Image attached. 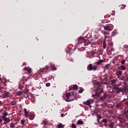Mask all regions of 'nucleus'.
<instances>
[{"label":"nucleus","mask_w":128,"mask_h":128,"mask_svg":"<svg viewBox=\"0 0 128 128\" xmlns=\"http://www.w3.org/2000/svg\"><path fill=\"white\" fill-rule=\"evenodd\" d=\"M24 70H26L28 72V74H30L32 72V68L30 67H26L24 68Z\"/></svg>","instance_id":"8"},{"label":"nucleus","mask_w":128,"mask_h":128,"mask_svg":"<svg viewBox=\"0 0 128 128\" xmlns=\"http://www.w3.org/2000/svg\"><path fill=\"white\" fill-rule=\"evenodd\" d=\"M126 68L124 66H121L120 68V70H126Z\"/></svg>","instance_id":"15"},{"label":"nucleus","mask_w":128,"mask_h":128,"mask_svg":"<svg viewBox=\"0 0 128 128\" xmlns=\"http://www.w3.org/2000/svg\"><path fill=\"white\" fill-rule=\"evenodd\" d=\"M105 124V126H108V122L106 124Z\"/></svg>","instance_id":"47"},{"label":"nucleus","mask_w":128,"mask_h":128,"mask_svg":"<svg viewBox=\"0 0 128 128\" xmlns=\"http://www.w3.org/2000/svg\"><path fill=\"white\" fill-rule=\"evenodd\" d=\"M29 118L30 120H32L34 118V114H31L29 116Z\"/></svg>","instance_id":"14"},{"label":"nucleus","mask_w":128,"mask_h":128,"mask_svg":"<svg viewBox=\"0 0 128 128\" xmlns=\"http://www.w3.org/2000/svg\"><path fill=\"white\" fill-rule=\"evenodd\" d=\"M110 128H114V122H111L109 125Z\"/></svg>","instance_id":"19"},{"label":"nucleus","mask_w":128,"mask_h":128,"mask_svg":"<svg viewBox=\"0 0 128 128\" xmlns=\"http://www.w3.org/2000/svg\"><path fill=\"white\" fill-rule=\"evenodd\" d=\"M10 122V119L9 118H7L5 119V120H4V124H8Z\"/></svg>","instance_id":"11"},{"label":"nucleus","mask_w":128,"mask_h":128,"mask_svg":"<svg viewBox=\"0 0 128 128\" xmlns=\"http://www.w3.org/2000/svg\"><path fill=\"white\" fill-rule=\"evenodd\" d=\"M14 126H16V124H14L12 122L10 124V127L11 128H14Z\"/></svg>","instance_id":"24"},{"label":"nucleus","mask_w":128,"mask_h":128,"mask_svg":"<svg viewBox=\"0 0 128 128\" xmlns=\"http://www.w3.org/2000/svg\"><path fill=\"white\" fill-rule=\"evenodd\" d=\"M44 70H48V66H46L45 68H41L39 70V73L40 74L42 72H44Z\"/></svg>","instance_id":"12"},{"label":"nucleus","mask_w":128,"mask_h":128,"mask_svg":"<svg viewBox=\"0 0 128 128\" xmlns=\"http://www.w3.org/2000/svg\"><path fill=\"white\" fill-rule=\"evenodd\" d=\"M106 42H108V46H112V40H110V37L106 36Z\"/></svg>","instance_id":"6"},{"label":"nucleus","mask_w":128,"mask_h":128,"mask_svg":"<svg viewBox=\"0 0 128 128\" xmlns=\"http://www.w3.org/2000/svg\"><path fill=\"white\" fill-rule=\"evenodd\" d=\"M78 124H84V122L82 120H78L77 122Z\"/></svg>","instance_id":"18"},{"label":"nucleus","mask_w":128,"mask_h":128,"mask_svg":"<svg viewBox=\"0 0 128 128\" xmlns=\"http://www.w3.org/2000/svg\"><path fill=\"white\" fill-rule=\"evenodd\" d=\"M128 101L125 103V110H128Z\"/></svg>","instance_id":"25"},{"label":"nucleus","mask_w":128,"mask_h":128,"mask_svg":"<svg viewBox=\"0 0 128 128\" xmlns=\"http://www.w3.org/2000/svg\"><path fill=\"white\" fill-rule=\"evenodd\" d=\"M128 114V108L127 109V110H126V109H125L124 112V114Z\"/></svg>","instance_id":"34"},{"label":"nucleus","mask_w":128,"mask_h":128,"mask_svg":"<svg viewBox=\"0 0 128 128\" xmlns=\"http://www.w3.org/2000/svg\"><path fill=\"white\" fill-rule=\"evenodd\" d=\"M66 96L67 98V99L66 100V102H72L74 99L70 100V93H66Z\"/></svg>","instance_id":"5"},{"label":"nucleus","mask_w":128,"mask_h":128,"mask_svg":"<svg viewBox=\"0 0 128 128\" xmlns=\"http://www.w3.org/2000/svg\"><path fill=\"white\" fill-rule=\"evenodd\" d=\"M50 66L52 70H56V68L54 65L51 64Z\"/></svg>","instance_id":"17"},{"label":"nucleus","mask_w":128,"mask_h":128,"mask_svg":"<svg viewBox=\"0 0 128 128\" xmlns=\"http://www.w3.org/2000/svg\"><path fill=\"white\" fill-rule=\"evenodd\" d=\"M123 90H124L125 92H128V88L126 86H124L123 88Z\"/></svg>","instance_id":"29"},{"label":"nucleus","mask_w":128,"mask_h":128,"mask_svg":"<svg viewBox=\"0 0 128 128\" xmlns=\"http://www.w3.org/2000/svg\"><path fill=\"white\" fill-rule=\"evenodd\" d=\"M112 50H114L112 49V48H111Z\"/></svg>","instance_id":"51"},{"label":"nucleus","mask_w":128,"mask_h":128,"mask_svg":"<svg viewBox=\"0 0 128 128\" xmlns=\"http://www.w3.org/2000/svg\"><path fill=\"white\" fill-rule=\"evenodd\" d=\"M120 64H126V60H122V61L120 62Z\"/></svg>","instance_id":"32"},{"label":"nucleus","mask_w":128,"mask_h":128,"mask_svg":"<svg viewBox=\"0 0 128 128\" xmlns=\"http://www.w3.org/2000/svg\"><path fill=\"white\" fill-rule=\"evenodd\" d=\"M78 44H82V46H88V41L85 40H84V38L80 37L78 39Z\"/></svg>","instance_id":"2"},{"label":"nucleus","mask_w":128,"mask_h":128,"mask_svg":"<svg viewBox=\"0 0 128 128\" xmlns=\"http://www.w3.org/2000/svg\"><path fill=\"white\" fill-rule=\"evenodd\" d=\"M97 117H98V122H100V118H102V116H100V115H97Z\"/></svg>","instance_id":"26"},{"label":"nucleus","mask_w":128,"mask_h":128,"mask_svg":"<svg viewBox=\"0 0 128 128\" xmlns=\"http://www.w3.org/2000/svg\"><path fill=\"white\" fill-rule=\"evenodd\" d=\"M112 82H114V80H112Z\"/></svg>","instance_id":"52"},{"label":"nucleus","mask_w":128,"mask_h":128,"mask_svg":"<svg viewBox=\"0 0 128 128\" xmlns=\"http://www.w3.org/2000/svg\"><path fill=\"white\" fill-rule=\"evenodd\" d=\"M95 94H92V98H98L100 94L103 95V96L102 97L101 100H102V98L106 99V98L108 95L106 94V93H104L102 88H100V87H98V88L94 91Z\"/></svg>","instance_id":"1"},{"label":"nucleus","mask_w":128,"mask_h":128,"mask_svg":"<svg viewBox=\"0 0 128 128\" xmlns=\"http://www.w3.org/2000/svg\"><path fill=\"white\" fill-rule=\"evenodd\" d=\"M46 86L48 87V86H50V83H46Z\"/></svg>","instance_id":"38"},{"label":"nucleus","mask_w":128,"mask_h":128,"mask_svg":"<svg viewBox=\"0 0 128 128\" xmlns=\"http://www.w3.org/2000/svg\"><path fill=\"white\" fill-rule=\"evenodd\" d=\"M72 128H76V124H72Z\"/></svg>","instance_id":"35"},{"label":"nucleus","mask_w":128,"mask_h":128,"mask_svg":"<svg viewBox=\"0 0 128 128\" xmlns=\"http://www.w3.org/2000/svg\"><path fill=\"white\" fill-rule=\"evenodd\" d=\"M43 124H48V121L46 120L43 121Z\"/></svg>","instance_id":"36"},{"label":"nucleus","mask_w":128,"mask_h":128,"mask_svg":"<svg viewBox=\"0 0 128 128\" xmlns=\"http://www.w3.org/2000/svg\"><path fill=\"white\" fill-rule=\"evenodd\" d=\"M28 96H26V98H28Z\"/></svg>","instance_id":"53"},{"label":"nucleus","mask_w":128,"mask_h":128,"mask_svg":"<svg viewBox=\"0 0 128 128\" xmlns=\"http://www.w3.org/2000/svg\"><path fill=\"white\" fill-rule=\"evenodd\" d=\"M108 114H111V116H112V114H114V111L112 110H110L108 111Z\"/></svg>","instance_id":"22"},{"label":"nucleus","mask_w":128,"mask_h":128,"mask_svg":"<svg viewBox=\"0 0 128 128\" xmlns=\"http://www.w3.org/2000/svg\"><path fill=\"white\" fill-rule=\"evenodd\" d=\"M21 124H24V120H21Z\"/></svg>","instance_id":"42"},{"label":"nucleus","mask_w":128,"mask_h":128,"mask_svg":"<svg viewBox=\"0 0 128 128\" xmlns=\"http://www.w3.org/2000/svg\"><path fill=\"white\" fill-rule=\"evenodd\" d=\"M92 104H94V100L92 99H90L88 100L86 102H84V104H86V106H88L90 108H92V106H90Z\"/></svg>","instance_id":"4"},{"label":"nucleus","mask_w":128,"mask_h":128,"mask_svg":"<svg viewBox=\"0 0 128 128\" xmlns=\"http://www.w3.org/2000/svg\"><path fill=\"white\" fill-rule=\"evenodd\" d=\"M61 116H64V114H61Z\"/></svg>","instance_id":"45"},{"label":"nucleus","mask_w":128,"mask_h":128,"mask_svg":"<svg viewBox=\"0 0 128 128\" xmlns=\"http://www.w3.org/2000/svg\"><path fill=\"white\" fill-rule=\"evenodd\" d=\"M124 84H126V82H124Z\"/></svg>","instance_id":"46"},{"label":"nucleus","mask_w":128,"mask_h":128,"mask_svg":"<svg viewBox=\"0 0 128 128\" xmlns=\"http://www.w3.org/2000/svg\"><path fill=\"white\" fill-rule=\"evenodd\" d=\"M58 128H64V125H62V123H60V124L58 125Z\"/></svg>","instance_id":"27"},{"label":"nucleus","mask_w":128,"mask_h":128,"mask_svg":"<svg viewBox=\"0 0 128 128\" xmlns=\"http://www.w3.org/2000/svg\"><path fill=\"white\" fill-rule=\"evenodd\" d=\"M98 68V66L96 65H92V64H90L88 67V70H96Z\"/></svg>","instance_id":"3"},{"label":"nucleus","mask_w":128,"mask_h":128,"mask_svg":"<svg viewBox=\"0 0 128 128\" xmlns=\"http://www.w3.org/2000/svg\"><path fill=\"white\" fill-rule=\"evenodd\" d=\"M124 48H128V45H124Z\"/></svg>","instance_id":"43"},{"label":"nucleus","mask_w":128,"mask_h":128,"mask_svg":"<svg viewBox=\"0 0 128 128\" xmlns=\"http://www.w3.org/2000/svg\"><path fill=\"white\" fill-rule=\"evenodd\" d=\"M117 76H122V71H118L116 72Z\"/></svg>","instance_id":"20"},{"label":"nucleus","mask_w":128,"mask_h":128,"mask_svg":"<svg viewBox=\"0 0 128 128\" xmlns=\"http://www.w3.org/2000/svg\"><path fill=\"white\" fill-rule=\"evenodd\" d=\"M0 104H2V102L0 101Z\"/></svg>","instance_id":"50"},{"label":"nucleus","mask_w":128,"mask_h":128,"mask_svg":"<svg viewBox=\"0 0 128 128\" xmlns=\"http://www.w3.org/2000/svg\"><path fill=\"white\" fill-rule=\"evenodd\" d=\"M11 106H16V101H12L10 102Z\"/></svg>","instance_id":"21"},{"label":"nucleus","mask_w":128,"mask_h":128,"mask_svg":"<svg viewBox=\"0 0 128 128\" xmlns=\"http://www.w3.org/2000/svg\"><path fill=\"white\" fill-rule=\"evenodd\" d=\"M104 62V61L102 60H99L98 62H96V64L98 66V64H100Z\"/></svg>","instance_id":"16"},{"label":"nucleus","mask_w":128,"mask_h":128,"mask_svg":"<svg viewBox=\"0 0 128 128\" xmlns=\"http://www.w3.org/2000/svg\"><path fill=\"white\" fill-rule=\"evenodd\" d=\"M120 80H124V78H120Z\"/></svg>","instance_id":"49"},{"label":"nucleus","mask_w":128,"mask_h":128,"mask_svg":"<svg viewBox=\"0 0 128 128\" xmlns=\"http://www.w3.org/2000/svg\"><path fill=\"white\" fill-rule=\"evenodd\" d=\"M2 122V120L0 118V122Z\"/></svg>","instance_id":"48"},{"label":"nucleus","mask_w":128,"mask_h":128,"mask_svg":"<svg viewBox=\"0 0 128 128\" xmlns=\"http://www.w3.org/2000/svg\"><path fill=\"white\" fill-rule=\"evenodd\" d=\"M112 16H115V14H116V11H112Z\"/></svg>","instance_id":"39"},{"label":"nucleus","mask_w":128,"mask_h":128,"mask_svg":"<svg viewBox=\"0 0 128 128\" xmlns=\"http://www.w3.org/2000/svg\"><path fill=\"white\" fill-rule=\"evenodd\" d=\"M4 116H8V113H5L4 114Z\"/></svg>","instance_id":"44"},{"label":"nucleus","mask_w":128,"mask_h":128,"mask_svg":"<svg viewBox=\"0 0 128 128\" xmlns=\"http://www.w3.org/2000/svg\"><path fill=\"white\" fill-rule=\"evenodd\" d=\"M73 88H74V90H78V85H76V84L74 85Z\"/></svg>","instance_id":"28"},{"label":"nucleus","mask_w":128,"mask_h":128,"mask_svg":"<svg viewBox=\"0 0 128 128\" xmlns=\"http://www.w3.org/2000/svg\"><path fill=\"white\" fill-rule=\"evenodd\" d=\"M102 122H104V124H106L108 122V120L106 119H104L102 120Z\"/></svg>","instance_id":"33"},{"label":"nucleus","mask_w":128,"mask_h":128,"mask_svg":"<svg viewBox=\"0 0 128 128\" xmlns=\"http://www.w3.org/2000/svg\"><path fill=\"white\" fill-rule=\"evenodd\" d=\"M104 30H109L110 32V30H112L108 26H104Z\"/></svg>","instance_id":"10"},{"label":"nucleus","mask_w":128,"mask_h":128,"mask_svg":"<svg viewBox=\"0 0 128 128\" xmlns=\"http://www.w3.org/2000/svg\"><path fill=\"white\" fill-rule=\"evenodd\" d=\"M6 118L5 116H2V118L4 121L6 120V118Z\"/></svg>","instance_id":"41"},{"label":"nucleus","mask_w":128,"mask_h":128,"mask_svg":"<svg viewBox=\"0 0 128 128\" xmlns=\"http://www.w3.org/2000/svg\"><path fill=\"white\" fill-rule=\"evenodd\" d=\"M0 80H2V78H0Z\"/></svg>","instance_id":"54"},{"label":"nucleus","mask_w":128,"mask_h":128,"mask_svg":"<svg viewBox=\"0 0 128 128\" xmlns=\"http://www.w3.org/2000/svg\"><path fill=\"white\" fill-rule=\"evenodd\" d=\"M110 64H108L106 66H105V68H106V70H108V68H110Z\"/></svg>","instance_id":"30"},{"label":"nucleus","mask_w":128,"mask_h":128,"mask_svg":"<svg viewBox=\"0 0 128 128\" xmlns=\"http://www.w3.org/2000/svg\"><path fill=\"white\" fill-rule=\"evenodd\" d=\"M123 106H124V104H122V102L118 103L116 105V108H120V110H122Z\"/></svg>","instance_id":"7"},{"label":"nucleus","mask_w":128,"mask_h":128,"mask_svg":"<svg viewBox=\"0 0 128 128\" xmlns=\"http://www.w3.org/2000/svg\"><path fill=\"white\" fill-rule=\"evenodd\" d=\"M126 5H122L121 8L122 10H124V8H126Z\"/></svg>","instance_id":"37"},{"label":"nucleus","mask_w":128,"mask_h":128,"mask_svg":"<svg viewBox=\"0 0 128 128\" xmlns=\"http://www.w3.org/2000/svg\"><path fill=\"white\" fill-rule=\"evenodd\" d=\"M90 53L92 54H96V52L94 50H92L90 52Z\"/></svg>","instance_id":"40"},{"label":"nucleus","mask_w":128,"mask_h":128,"mask_svg":"<svg viewBox=\"0 0 128 128\" xmlns=\"http://www.w3.org/2000/svg\"><path fill=\"white\" fill-rule=\"evenodd\" d=\"M106 36H104V39L103 42V48L104 50L106 46Z\"/></svg>","instance_id":"9"},{"label":"nucleus","mask_w":128,"mask_h":128,"mask_svg":"<svg viewBox=\"0 0 128 128\" xmlns=\"http://www.w3.org/2000/svg\"><path fill=\"white\" fill-rule=\"evenodd\" d=\"M17 96H22V91H18L16 92Z\"/></svg>","instance_id":"23"},{"label":"nucleus","mask_w":128,"mask_h":128,"mask_svg":"<svg viewBox=\"0 0 128 128\" xmlns=\"http://www.w3.org/2000/svg\"><path fill=\"white\" fill-rule=\"evenodd\" d=\"M24 112L25 116H26V117L28 116V112L26 110V108H24Z\"/></svg>","instance_id":"13"},{"label":"nucleus","mask_w":128,"mask_h":128,"mask_svg":"<svg viewBox=\"0 0 128 128\" xmlns=\"http://www.w3.org/2000/svg\"><path fill=\"white\" fill-rule=\"evenodd\" d=\"M84 92V89L80 88V90H78L79 94H82V92Z\"/></svg>","instance_id":"31"}]
</instances>
